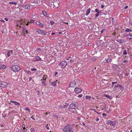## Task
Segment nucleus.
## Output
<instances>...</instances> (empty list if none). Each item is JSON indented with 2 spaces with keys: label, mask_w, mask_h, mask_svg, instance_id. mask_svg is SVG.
Returning <instances> with one entry per match:
<instances>
[{
  "label": "nucleus",
  "mask_w": 132,
  "mask_h": 132,
  "mask_svg": "<svg viewBox=\"0 0 132 132\" xmlns=\"http://www.w3.org/2000/svg\"><path fill=\"white\" fill-rule=\"evenodd\" d=\"M62 130L64 132H71L72 129L70 125L68 124L62 128Z\"/></svg>",
  "instance_id": "f257e3e1"
},
{
  "label": "nucleus",
  "mask_w": 132,
  "mask_h": 132,
  "mask_svg": "<svg viewBox=\"0 0 132 132\" xmlns=\"http://www.w3.org/2000/svg\"><path fill=\"white\" fill-rule=\"evenodd\" d=\"M12 70L15 72H18L21 70L20 68L17 65H14L11 67Z\"/></svg>",
  "instance_id": "f03ea898"
},
{
  "label": "nucleus",
  "mask_w": 132,
  "mask_h": 132,
  "mask_svg": "<svg viewBox=\"0 0 132 132\" xmlns=\"http://www.w3.org/2000/svg\"><path fill=\"white\" fill-rule=\"evenodd\" d=\"M116 123V121H112L109 120L107 121V123L108 124V125H109V124L112 126L113 127V128H115Z\"/></svg>",
  "instance_id": "7ed1b4c3"
},
{
  "label": "nucleus",
  "mask_w": 132,
  "mask_h": 132,
  "mask_svg": "<svg viewBox=\"0 0 132 132\" xmlns=\"http://www.w3.org/2000/svg\"><path fill=\"white\" fill-rule=\"evenodd\" d=\"M67 63L65 61H62L59 64L61 66V68H64L67 65Z\"/></svg>",
  "instance_id": "20e7f679"
},
{
  "label": "nucleus",
  "mask_w": 132,
  "mask_h": 132,
  "mask_svg": "<svg viewBox=\"0 0 132 132\" xmlns=\"http://www.w3.org/2000/svg\"><path fill=\"white\" fill-rule=\"evenodd\" d=\"M76 82L74 81H72L70 83L69 87H74L76 84Z\"/></svg>",
  "instance_id": "39448f33"
},
{
  "label": "nucleus",
  "mask_w": 132,
  "mask_h": 132,
  "mask_svg": "<svg viewBox=\"0 0 132 132\" xmlns=\"http://www.w3.org/2000/svg\"><path fill=\"white\" fill-rule=\"evenodd\" d=\"M7 85V84L5 82H2L0 83V86L2 87H6Z\"/></svg>",
  "instance_id": "423d86ee"
},
{
  "label": "nucleus",
  "mask_w": 132,
  "mask_h": 132,
  "mask_svg": "<svg viewBox=\"0 0 132 132\" xmlns=\"http://www.w3.org/2000/svg\"><path fill=\"white\" fill-rule=\"evenodd\" d=\"M36 32H38V34H41L43 35H45L46 34L42 30L37 29L36 30Z\"/></svg>",
  "instance_id": "0eeeda50"
},
{
  "label": "nucleus",
  "mask_w": 132,
  "mask_h": 132,
  "mask_svg": "<svg viewBox=\"0 0 132 132\" xmlns=\"http://www.w3.org/2000/svg\"><path fill=\"white\" fill-rule=\"evenodd\" d=\"M75 107V105L73 104H71L69 107V109H74Z\"/></svg>",
  "instance_id": "6e6552de"
},
{
  "label": "nucleus",
  "mask_w": 132,
  "mask_h": 132,
  "mask_svg": "<svg viewBox=\"0 0 132 132\" xmlns=\"http://www.w3.org/2000/svg\"><path fill=\"white\" fill-rule=\"evenodd\" d=\"M82 90L81 89L78 88L76 87L75 89V91L76 93H78L80 92Z\"/></svg>",
  "instance_id": "1a4fd4ad"
},
{
  "label": "nucleus",
  "mask_w": 132,
  "mask_h": 132,
  "mask_svg": "<svg viewBox=\"0 0 132 132\" xmlns=\"http://www.w3.org/2000/svg\"><path fill=\"white\" fill-rule=\"evenodd\" d=\"M36 23L40 27L42 28L43 27V25L39 21H37L36 22Z\"/></svg>",
  "instance_id": "9d476101"
},
{
  "label": "nucleus",
  "mask_w": 132,
  "mask_h": 132,
  "mask_svg": "<svg viewBox=\"0 0 132 132\" xmlns=\"http://www.w3.org/2000/svg\"><path fill=\"white\" fill-rule=\"evenodd\" d=\"M68 105L67 104H65L64 106L60 105L59 106V108H60L62 109L63 108H65Z\"/></svg>",
  "instance_id": "9b49d317"
},
{
  "label": "nucleus",
  "mask_w": 132,
  "mask_h": 132,
  "mask_svg": "<svg viewBox=\"0 0 132 132\" xmlns=\"http://www.w3.org/2000/svg\"><path fill=\"white\" fill-rule=\"evenodd\" d=\"M57 81L56 80V81H55L54 82H52L51 83V85L54 86H55L56 85V82Z\"/></svg>",
  "instance_id": "f8f14e48"
},
{
  "label": "nucleus",
  "mask_w": 132,
  "mask_h": 132,
  "mask_svg": "<svg viewBox=\"0 0 132 132\" xmlns=\"http://www.w3.org/2000/svg\"><path fill=\"white\" fill-rule=\"evenodd\" d=\"M104 96L105 97H106L110 99L112 98V96H109L107 94H105L104 95Z\"/></svg>",
  "instance_id": "ddd939ff"
},
{
  "label": "nucleus",
  "mask_w": 132,
  "mask_h": 132,
  "mask_svg": "<svg viewBox=\"0 0 132 132\" xmlns=\"http://www.w3.org/2000/svg\"><path fill=\"white\" fill-rule=\"evenodd\" d=\"M36 59L37 61H39L41 60V58L39 56H36Z\"/></svg>",
  "instance_id": "4468645a"
},
{
  "label": "nucleus",
  "mask_w": 132,
  "mask_h": 132,
  "mask_svg": "<svg viewBox=\"0 0 132 132\" xmlns=\"http://www.w3.org/2000/svg\"><path fill=\"white\" fill-rule=\"evenodd\" d=\"M12 51L9 50L7 53V55L8 56H9L10 55L11 52H12Z\"/></svg>",
  "instance_id": "2eb2a0df"
},
{
  "label": "nucleus",
  "mask_w": 132,
  "mask_h": 132,
  "mask_svg": "<svg viewBox=\"0 0 132 132\" xmlns=\"http://www.w3.org/2000/svg\"><path fill=\"white\" fill-rule=\"evenodd\" d=\"M90 9L89 8L87 10V11H86V15H88L90 13Z\"/></svg>",
  "instance_id": "dca6fc26"
},
{
  "label": "nucleus",
  "mask_w": 132,
  "mask_h": 132,
  "mask_svg": "<svg viewBox=\"0 0 132 132\" xmlns=\"http://www.w3.org/2000/svg\"><path fill=\"white\" fill-rule=\"evenodd\" d=\"M125 31L126 32H132V30L128 28H127L125 30Z\"/></svg>",
  "instance_id": "f3484780"
},
{
  "label": "nucleus",
  "mask_w": 132,
  "mask_h": 132,
  "mask_svg": "<svg viewBox=\"0 0 132 132\" xmlns=\"http://www.w3.org/2000/svg\"><path fill=\"white\" fill-rule=\"evenodd\" d=\"M46 79H45V80H43L42 82V84L44 85L45 86L46 85V84L45 83L46 82Z\"/></svg>",
  "instance_id": "a211bd4d"
},
{
  "label": "nucleus",
  "mask_w": 132,
  "mask_h": 132,
  "mask_svg": "<svg viewBox=\"0 0 132 132\" xmlns=\"http://www.w3.org/2000/svg\"><path fill=\"white\" fill-rule=\"evenodd\" d=\"M6 66L5 65H2L1 67V68H0V69H5L6 68Z\"/></svg>",
  "instance_id": "6ab92c4d"
},
{
  "label": "nucleus",
  "mask_w": 132,
  "mask_h": 132,
  "mask_svg": "<svg viewBox=\"0 0 132 132\" xmlns=\"http://www.w3.org/2000/svg\"><path fill=\"white\" fill-rule=\"evenodd\" d=\"M9 4H14V5H16L17 4V2H10L9 3Z\"/></svg>",
  "instance_id": "aec40b11"
},
{
  "label": "nucleus",
  "mask_w": 132,
  "mask_h": 132,
  "mask_svg": "<svg viewBox=\"0 0 132 132\" xmlns=\"http://www.w3.org/2000/svg\"><path fill=\"white\" fill-rule=\"evenodd\" d=\"M91 97L90 96H86V98L87 99H89V100H90Z\"/></svg>",
  "instance_id": "412c9836"
},
{
  "label": "nucleus",
  "mask_w": 132,
  "mask_h": 132,
  "mask_svg": "<svg viewBox=\"0 0 132 132\" xmlns=\"http://www.w3.org/2000/svg\"><path fill=\"white\" fill-rule=\"evenodd\" d=\"M42 13L43 15L44 16H46L47 14L46 12L44 11H42Z\"/></svg>",
  "instance_id": "4be33fe9"
},
{
  "label": "nucleus",
  "mask_w": 132,
  "mask_h": 132,
  "mask_svg": "<svg viewBox=\"0 0 132 132\" xmlns=\"http://www.w3.org/2000/svg\"><path fill=\"white\" fill-rule=\"evenodd\" d=\"M26 31V28H23L22 29V31L23 32V33H24V34H25V32Z\"/></svg>",
  "instance_id": "5701e85b"
},
{
  "label": "nucleus",
  "mask_w": 132,
  "mask_h": 132,
  "mask_svg": "<svg viewBox=\"0 0 132 132\" xmlns=\"http://www.w3.org/2000/svg\"><path fill=\"white\" fill-rule=\"evenodd\" d=\"M119 87L120 89L121 90H122L123 89V87L120 85Z\"/></svg>",
  "instance_id": "b1692460"
},
{
  "label": "nucleus",
  "mask_w": 132,
  "mask_h": 132,
  "mask_svg": "<svg viewBox=\"0 0 132 132\" xmlns=\"http://www.w3.org/2000/svg\"><path fill=\"white\" fill-rule=\"evenodd\" d=\"M111 59L109 58L106 60V61L107 62L109 63L111 61Z\"/></svg>",
  "instance_id": "393cba45"
},
{
  "label": "nucleus",
  "mask_w": 132,
  "mask_h": 132,
  "mask_svg": "<svg viewBox=\"0 0 132 132\" xmlns=\"http://www.w3.org/2000/svg\"><path fill=\"white\" fill-rule=\"evenodd\" d=\"M27 6H26V5L25 6V7L26 8H27L28 10H29L30 9V6H27Z\"/></svg>",
  "instance_id": "a878e982"
},
{
  "label": "nucleus",
  "mask_w": 132,
  "mask_h": 132,
  "mask_svg": "<svg viewBox=\"0 0 132 132\" xmlns=\"http://www.w3.org/2000/svg\"><path fill=\"white\" fill-rule=\"evenodd\" d=\"M14 104L15 105H19L20 104L19 103L16 102H15H15L14 103Z\"/></svg>",
  "instance_id": "bb28decb"
},
{
  "label": "nucleus",
  "mask_w": 132,
  "mask_h": 132,
  "mask_svg": "<svg viewBox=\"0 0 132 132\" xmlns=\"http://www.w3.org/2000/svg\"><path fill=\"white\" fill-rule=\"evenodd\" d=\"M95 12H97V13H101V12L100 11H99L97 9H95Z\"/></svg>",
  "instance_id": "cd10ccee"
},
{
  "label": "nucleus",
  "mask_w": 132,
  "mask_h": 132,
  "mask_svg": "<svg viewBox=\"0 0 132 132\" xmlns=\"http://www.w3.org/2000/svg\"><path fill=\"white\" fill-rule=\"evenodd\" d=\"M30 131L31 132H35V130L33 128H31L30 129Z\"/></svg>",
  "instance_id": "c85d7f7f"
},
{
  "label": "nucleus",
  "mask_w": 132,
  "mask_h": 132,
  "mask_svg": "<svg viewBox=\"0 0 132 132\" xmlns=\"http://www.w3.org/2000/svg\"><path fill=\"white\" fill-rule=\"evenodd\" d=\"M22 130L23 132H27V130L26 129V128H23Z\"/></svg>",
  "instance_id": "c756f323"
},
{
  "label": "nucleus",
  "mask_w": 132,
  "mask_h": 132,
  "mask_svg": "<svg viewBox=\"0 0 132 132\" xmlns=\"http://www.w3.org/2000/svg\"><path fill=\"white\" fill-rule=\"evenodd\" d=\"M25 109L26 110L28 111L29 112H30V111H30V110L28 108H26Z\"/></svg>",
  "instance_id": "7c9ffc66"
},
{
  "label": "nucleus",
  "mask_w": 132,
  "mask_h": 132,
  "mask_svg": "<svg viewBox=\"0 0 132 132\" xmlns=\"http://www.w3.org/2000/svg\"><path fill=\"white\" fill-rule=\"evenodd\" d=\"M50 23H51V25H53L54 23V22L53 21H50Z\"/></svg>",
  "instance_id": "2f4dec72"
},
{
  "label": "nucleus",
  "mask_w": 132,
  "mask_h": 132,
  "mask_svg": "<svg viewBox=\"0 0 132 132\" xmlns=\"http://www.w3.org/2000/svg\"><path fill=\"white\" fill-rule=\"evenodd\" d=\"M127 54V53L126 51V50H124L123 51V54L124 55H126Z\"/></svg>",
  "instance_id": "473e14b6"
},
{
  "label": "nucleus",
  "mask_w": 132,
  "mask_h": 132,
  "mask_svg": "<svg viewBox=\"0 0 132 132\" xmlns=\"http://www.w3.org/2000/svg\"><path fill=\"white\" fill-rule=\"evenodd\" d=\"M45 127L48 130L49 129L48 127V124H47L45 126Z\"/></svg>",
  "instance_id": "72a5a7b5"
},
{
  "label": "nucleus",
  "mask_w": 132,
  "mask_h": 132,
  "mask_svg": "<svg viewBox=\"0 0 132 132\" xmlns=\"http://www.w3.org/2000/svg\"><path fill=\"white\" fill-rule=\"evenodd\" d=\"M100 13H97L96 14H95V16L96 17H97L99 15V14Z\"/></svg>",
  "instance_id": "f704fd0d"
},
{
  "label": "nucleus",
  "mask_w": 132,
  "mask_h": 132,
  "mask_svg": "<svg viewBox=\"0 0 132 132\" xmlns=\"http://www.w3.org/2000/svg\"><path fill=\"white\" fill-rule=\"evenodd\" d=\"M37 70V69L36 68H33L31 69V70L32 71H35Z\"/></svg>",
  "instance_id": "c9c22d12"
},
{
  "label": "nucleus",
  "mask_w": 132,
  "mask_h": 132,
  "mask_svg": "<svg viewBox=\"0 0 132 132\" xmlns=\"http://www.w3.org/2000/svg\"><path fill=\"white\" fill-rule=\"evenodd\" d=\"M96 59V58H92L91 59V60L92 61H94Z\"/></svg>",
  "instance_id": "e433bc0d"
},
{
  "label": "nucleus",
  "mask_w": 132,
  "mask_h": 132,
  "mask_svg": "<svg viewBox=\"0 0 132 132\" xmlns=\"http://www.w3.org/2000/svg\"><path fill=\"white\" fill-rule=\"evenodd\" d=\"M120 85V84H118L117 85H115V87H116H116H119V86Z\"/></svg>",
  "instance_id": "4c0bfd02"
},
{
  "label": "nucleus",
  "mask_w": 132,
  "mask_h": 132,
  "mask_svg": "<svg viewBox=\"0 0 132 132\" xmlns=\"http://www.w3.org/2000/svg\"><path fill=\"white\" fill-rule=\"evenodd\" d=\"M24 71L26 73H28L30 72V71L28 70H24Z\"/></svg>",
  "instance_id": "58836bf2"
},
{
  "label": "nucleus",
  "mask_w": 132,
  "mask_h": 132,
  "mask_svg": "<svg viewBox=\"0 0 132 132\" xmlns=\"http://www.w3.org/2000/svg\"><path fill=\"white\" fill-rule=\"evenodd\" d=\"M82 96V95L81 94L79 95L78 96V97H81Z\"/></svg>",
  "instance_id": "ea45409f"
},
{
  "label": "nucleus",
  "mask_w": 132,
  "mask_h": 132,
  "mask_svg": "<svg viewBox=\"0 0 132 132\" xmlns=\"http://www.w3.org/2000/svg\"><path fill=\"white\" fill-rule=\"evenodd\" d=\"M123 62L126 63H127L128 61L127 60H124L123 61Z\"/></svg>",
  "instance_id": "a19ab883"
},
{
  "label": "nucleus",
  "mask_w": 132,
  "mask_h": 132,
  "mask_svg": "<svg viewBox=\"0 0 132 132\" xmlns=\"http://www.w3.org/2000/svg\"><path fill=\"white\" fill-rule=\"evenodd\" d=\"M45 75H44L43 76V80H45V79H46V78H45Z\"/></svg>",
  "instance_id": "79ce46f5"
},
{
  "label": "nucleus",
  "mask_w": 132,
  "mask_h": 132,
  "mask_svg": "<svg viewBox=\"0 0 132 132\" xmlns=\"http://www.w3.org/2000/svg\"><path fill=\"white\" fill-rule=\"evenodd\" d=\"M22 127L23 128H25V125L24 124L22 125Z\"/></svg>",
  "instance_id": "37998d69"
},
{
  "label": "nucleus",
  "mask_w": 132,
  "mask_h": 132,
  "mask_svg": "<svg viewBox=\"0 0 132 132\" xmlns=\"http://www.w3.org/2000/svg\"><path fill=\"white\" fill-rule=\"evenodd\" d=\"M117 83V82H112V84H116Z\"/></svg>",
  "instance_id": "c03bdc74"
},
{
  "label": "nucleus",
  "mask_w": 132,
  "mask_h": 132,
  "mask_svg": "<svg viewBox=\"0 0 132 132\" xmlns=\"http://www.w3.org/2000/svg\"><path fill=\"white\" fill-rule=\"evenodd\" d=\"M73 62V60H70L69 62V63H72Z\"/></svg>",
  "instance_id": "a18cd8bd"
},
{
  "label": "nucleus",
  "mask_w": 132,
  "mask_h": 132,
  "mask_svg": "<svg viewBox=\"0 0 132 132\" xmlns=\"http://www.w3.org/2000/svg\"><path fill=\"white\" fill-rule=\"evenodd\" d=\"M34 116H32L31 117V119H33L34 120H35V118H34Z\"/></svg>",
  "instance_id": "49530a36"
},
{
  "label": "nucleus",
  "mask_w": 132,
  "mask_h": 132,
  "mask_svg": "<svg viewBox=\"0 0 132 132\" xmlns=\"http://www.w3.org/2000/svg\"><path fill=\"white\" fill-rule=\"evenodd\" d=\"M99 120V119L98 118H96V121H97L98 120Z\"/></svg>",
  "instance_id": "de8ad7c7"
},
{
  "label": "nucleus",
  "mask_w": 132,
  "mask_h": 132,
  "mask_svg": "<svg viewBox=\"0 0 132 132\" xmlns=\"http://www.w3.org/2000/svg\"><path fill=\"white\" fill-rule=\"evenodd\" d=\"M104 29L102 30H101V31H100V32H101V33H102L104 31Z\"/></svg>",
  "instance_id": "09e8293b"
},
{
  "label": "nucleus",
  "mask_w": 132,
  "mask_h": 132,
  "mask_svg": "<svg viewBox=\"0 0 132 132\" xmlns=\"http://www.w3.org/2000/svg\"><path fill=\"white\" fill-rule=\"evenodd\" d=\"M57 74L58 72H55V76H56V75H57Z\"/></svg>",
  "instance_id": "8fccbe9b"
},
{
  "label": "nucleus",
  "mask_w": 132,
  "mask_h": 132,
  "mask_svg": "<svg viewBox=\"0 0 132 132\" xmlns=\"http://www.w3.org/2000/svg\"><path fill=\"white\" fill-rule=\"evenodd\" d=\"M15 101H10V102L11 103H14Z\"/></svg>",
  "instance_id": "3c124183"
},
{
  "label": "nucleus",
  "mask_w": 132,
  "mask_h": 132,
  "mask_svg": "<svg viewBox=\"0 0 132 132\" xmlns=\"http://www.w3.org/2000/svg\"><path fill=\"white\" fill-rule=\"evenodd\" d=\"M25 32L26 33H25V34H26L28 35V32L27 31V30H26V31Z\"/></svg>",
  "instance_id": "603ef678"
},
{
  "label": "nucleus",
  "mask_w": 132,
  "mask_h": 132,
  "mask_svg": "<svg viewBox=\"0 0 132 132\" xmlns=\"http://www.w3.org/2000/svg\"><path fill=\"white\" fill-rule=\"evenodd\" d=\"M92 110L93 111H94L95 112H96L97 113H98L97 112H96V110H95V109H93Z\"/></svg>",
  "instance_id": "864d4df0"
},
{
  "label": "nucleus",
  "mask_w": 132,
  "mask_h": 132,
  "mask_svg": "<svg viewBox=\"0 0 132 132\" xmlns=\"http://www.w3.org/2000/svg\"><path fill=\"white\" fill-rule=\"evenodd\" d=\"M32 79V78L31 77H30L29 78V80L30 81Z\"/></svg>",
  "instance_id": "5fc2aeb1"
},
{
  "label": "nucleus",
  "mask_w": 132,
  "mask_h": 132,
  "mask_svg": "<svg viewBox=\"0 0 132 132\" xmlns=\"http://www.w3.org/2000/svg\"><path fill=\"white\" fill-rule=\"evenodd\" d=\"M106 115V114H105L104 113H103L102 114V116H105Z\"/></svg>",
  "instance_id": "6e6d98bb"
},
{
  "label": "nucleus",
  "mask_w": 132,
  "mask_h": 132,
  "mask_svg": "<svg viewBox=\"0 0 132 132\" xmlns=\"http://www.w3.org/2000/svg\"><path fill=\"white\" fill-rule=\"evenodd\" d=\"M104 6L103 5H101V7L102 8H103L104 7Z\"/></svg>",
  "instance_id": "4d7b16f0"
},
{
  "label": "nucleus",
  "mask_w": 132,
  "mask_h": 132,
  "mask_svg": "<svg viewBox=\"0 0 132 132\" xmlns=\"http://www.w3.org/2000/svg\"><path fill=\"white\" fill-rule=\"evenodd\" d=\"M0 21H1L2 22H4L5 21H4L3 20H1Z\"/></svg>",
  "instance_id": "13d9d810"
},
{
  "label": "nucleus",
  "mask_w": 132,
  "mask_h": 132,
  "mask_svg": "<svg viewBox=\"0 0 132 132\" xmlns=\"http://www.w3.org/2000/svg\"><path fill=\"white\" fill-rule=\"evenodd\" d=\"M128 7V6H126L125 7V9H127V8Z\"/></svg>",
  "instance_id": "bf43d9fd"
},
{
  "label": "nucleus",
  "mask_w": 132,
  "mask_h": 132,
  "mask_svg": "<svg viewBox=\"0 0 132 132\" xmlns=\"http://www.w3.org/2000/svg\"><path fill=\"white\" fill-rule=\"evenodd\" d=\"M5 20L6 21H7L8 20V19L6 18H5Z\"/></svg>",
  "instance_id": "052dcab7"
},
{
  "label": "nucleus",
  "mask_w": 132,
  "mask_h": 132,
  "mask_svg": "<svg viewBox=\"0 0 132 132\" xmlns=\"http://www.w3.org/2000/svg\"><path fill=\"white\" fill-rule=\"evenodd\" d=\"M55 34V33H52V34L51 35H54Z\"/></svg>",
  "instance_id": "680f3d73"
},
{
  "label": "nucleus",
  "mask_w": 132,
  "mask_h": 132,
  "mask_svg": "<svg viewBox=\"0 0 132 132\" xmlns=\"http://www.w3.org/2000/svg\"><path fill=\"white\" fill-rule=\"evenodd\" d=\"M40 49L39 48H37V50L38 51L39 50H40Z\"/></svg>",
  "instance_id": "e2e57ef3"
},
{
  "label": "nucleus",
  "mask_w": 132,
  "mask_h": 132,
  "mask_svg": "<svg viewBox=\"0 0 132 132\" xmlns=\"http://www.w3.org/2000/svg\"><path fill=\"white\" fill-rule=\"evenodd\" d=\"M108 46H109V47H110L111 46L110 45V44H109V43H108V45H107Z\"/></svg>",
  "instance_id": "0e129e2a"
},
{
  "label": "nucleus",
  "mask_w": 132,
  "mask_h": 132,
  "mask_svg": "<svg viewBox=\"0 0 132 132\" xmlns=\"http://www.w3.org/2000/svg\"><path fill=\"white\" fill-rule=\"evenodd\" d=\"M116 87H115V86L114 88V90H116Z\"/></svg>",
  "instance_id": "69168bd1"
},
{
  "label": "nucleus",
  "mask_w": 132,
  "mask_h": 132,
  "mask_svg": "<svg viewBox=\"0 0 132 132\" xmlns=\"http://www.w3.org/2000/svg\"><path fill=\"white\" fill-rule=\"evenodd\" d=\"M114 84H112V86H111L112 87H114Z\"/></svg>",
  "instance_id": "338daca9"
},
{
  "label": "nucleus",
  "mask_w": 132,
  "mask_h": 132,
  "mask_svg": "<svg viewBox=\"0 0 132 132\" xmlns=\"http://www.w3.org/2000/svg\"><path fill=\"white\" fill-rule=\"evenodd\" d=\"M62 32H59V34H61V33H62Z\"/></svg>",
  "instance_id": "774afa93"
}]
</instances>
